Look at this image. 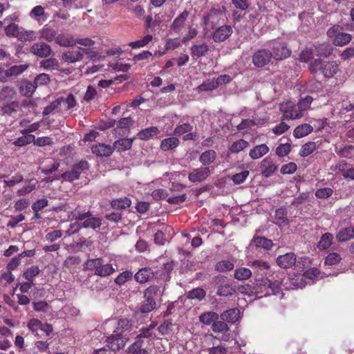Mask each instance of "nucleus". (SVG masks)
Listing matches in <instances>:
<instances>
[{
  "instance_id": "obj_20",
  "label": "nucleus",
  "mask_w": 354,
  "mask_h": 354,
  "mask_svg": "<svg viewBox=\"0 0 354 354\" xmlns=\"http://www.w3.org/2000/svg\"><path fill=\"white\" fill-rule=\"evenodd\" d=\"M240 310L238 308H232L224 311L221 315L222 320L230 324H234L238 321L239 318Z\"/></svg>"
},
{
  "instance_id": "obj_60",
  "label": "nucleus",
  "mask_w": 354,
  "mask_h": 354,
  "mask_svg": "<svg viewBox=\"0 0 354 354\" xmlns=\"http://www.w3.org/2000/svg\"><path fill=\"white\" fill-rule=\"evenodd\" d=\"M151 39L152 36L151 35H147L142 39L131 42L129 44V46H131L132 48H142L148 44L151 41Z\"/></svg>"
},
{
  "instance_id": "obj_6",
  "label": "nucleus",
  "mask_w": 354,
  "mask_h": 354,
  "mask_svg": "<svg viewBox=\"0 0 354 354\" xmlns=\"http://www.w3.org/2000/svg\"><path fill=\"white\" fill-rule=\"evenodd\" d=\"M88 169V164L86 161H80L73 167L70 171L63 173L60 178L64 180L73 181L79 178L82 172Z\"/></svg>"
},
{
  "instance_id": "obj_35",
  "label": "nucleus",
  "mask_w": 354,
  "mask_h": 354,
  "mask_svg": "<svg viewBox=\"0 0 354 354\" xmlns=\"http://www.w3.org/2000/svg\"><path fill=\"white\" fill-rule=\"evenodd\" d=\"M218 319V315L214 312H206L202 313L199 317L201 322L205 325H210L215 322Z\"/></svg>"
},
{
  "instance_id": "obj_52",
  "label": "nucleus",
  "mask_w": 354,
  "mask_h": 354,
  "mask_svg": "<svg viewBox=\"0 0 354 354\" xmlns=\"http://www.w3.org/2000/svg\"><path fill=\"white\" fill-rule=\"evenodd\" d=\"M144 304L141 306L142 313H149L152 311L156 306L155 299L153 297H145Z\"/></svg>"
},
{
  "instance_id": "obj_29",
  "label": "nucleus",
  "mask_w": 354,
  "mask_h": 354,
  "mask_svg": "<svg viewBox=\"0 0 354 354\" xmlns=\"http://www.w3.org/2000/svg\"><path fill=\"white\" fill-rule=\"evenodd\" d=\"M313 130V128L309 124H303L297 126L293 132L294 136L297 138H303L309 133H310Z\"/></svg>"
},
{
  "instance_id": "obj_7",
  "label": "nucleus",
  "mask_w": 354,
  "mask_h": 354,
  "mask_svg": "<svg viewBox=\"0 0 354 354\" xmlns=\"http://www.w3.org/2000/svg\"><path fill=\"white\" fill-rule=\"evenodd\" d=\"M281 110L283 111V119L295 120L304 116V113L301 109L297 108V104L292 102H288L286 105H281Z\"/></svg>"
},
{
  "instance_id": "obj_42",
  "label": "nucleus",
  "mask_w": 354,
  "mask_h": 354,
  "mask_svg": "<svg viewBox=\"0 0 354 354\" xmlns=\"http://www.w3.org/2000/svg\"><path fill=\"white\" fill-rule=\"evenodd\" d=\"M187 17L188 12H183L177 18L174 19L171 25V28L176 32H179L181 28L183 26Z\"/></svg>"
},
{
  "instance_id": "obj_21",
  "label": "nucleus",
  "mask_w": 354,
  "mask_h": 354,
  "mask_svg": "<svg viewBox=\"0 0 354 354\" xmlns=\"http://www.w3.org/2000/svg\"><path fill=\"white\" fill-rule=\"evenodd\" d=\"M209 49V46L205 43L192 45L190 48L192 57L196 59L202 57L207 53Z\"/></svg>"
},
{
  "instance_id": "obj_9",
  "label": "nucleus",
  "mask_w": 354,
  "mask_h": 354,
  "mask_svg": "<svg viewBox=\"0 0 354 354\" xmlns=\"http://www.w3.org/2000/svg\"><path fill=\"white\" fill-rule=\"evenodd\" d=\"M272 58V53L268 50L262 49L255 52L252 56V62L257 67H263L268 64Z\"/></svg>"
},
{
  "instance_id": "obj_40",
  "label": "nucleus",
  "mask_w": 354,
  "mask_h": 354,
  "mask_svg": "<svg viewBox=\"0 0 354 354\" xmlns=\"http://www.w3.org/2000/svg\"><path fill=\"white\" fill-rule=\"evenodd\" d=\"M29 67V64H23L20 65H15L8 68L10 79H12L18 75L22 74Z\"/></svg>"
},
{
  "instance_id": "obj_47",
  "label": "nucleus",
  "mask_w": 354,
  "mask_h": 354,
  "mask_svg": "<svg viewBox=\"0 0 354 354\" xmlns=\"http://www.w3.org/2000/svg\"><path fill=\"white\" fill-rule=\"evenodd\" d=\"M316 149V143L314 142H308L302 145L299 155L302 157H306L313 153Z\"/></svg>"
},
{
  "instance_id": "obj_12",
  "label": "nucleus",
  "mask_w": 354,
  "mask_h": 354,
  "mask_svg": "<svg viewBox=\"0 0 354 354\" xmlns=\"http://www.w3.org/2000/svg\"><path fill=\"white\" fill-rule=\"evenodd\" d=\"M212 330L218 335L223 341H228L230 338V328L225 321H216L212 324Z\"/></svg>"
},
{
  "instance_id": "obj_51",
  "label": "nucleus",
  "mask_w": 354,
  "mask_h": 354,
  "mask_svg": "<svg viewBox=\"0 0 354 354\" xmlns=\"http://www.w3.org/2000/svg\"><path fill=\"white\" fill-rule=\"evenodd\" d=\"M35 141V136L32 134L24 135L15 141L13 142V145L17 147L26 146Z\"/></svg>"
},
{
  "instance_id": "obj_16",
  "label": "nucleus",
  "mask_w": 354,
  "mask_h": 354,
  "mask_svg": "<svg viewBox=\"0 0 354 354\" xmlns=\"http://www.w3.org/2000/svg\"><path fill=\"white\" fill-rule=\"evenodd\" d=\"M113 150L114 147L113 146L103 143H98L91 147L92 153L100 157L110 156L113 153Z\"/></svg>"
},
{
  "instance_id": "obj_10",
  "label": "nucleus",
  "mask_w": 354,
  "mask_h": 354,
  "mask_svg": "<svg viewBox=\"0 0 354 354\" xmlns=\"http://www.w3.org/2000/svg\"><path fill=\"white\" fill-rule=\"evenodd\" d=\"M84 53H87V50L81 47H78L75 50H67L62 54V59L67 63H75L83 59Z\"/></svg>"
},
{
  "instance_id": "obj_8",
  "label": "nucleus",
  "mask_w": 354,
  "mask_h": 354,
  "mask_svg": "<svg viewBox=\"0 0 354 354\" xmlns=\"http://www.w3.org/2000/svg\"><path fill=\"white\" fill-rule=\"evenodd\" d=\"M278 165L275 163L274 160L268 156L265 158L260 164V170L261 175L265 178H269L272 176L277 170Z\"/></svg>"
},
{
  "instance_id": "obj_4",
  "label": "nucleus",
  "mask_w": 354,
  "mask_h": 354,
  "mask_svg": "<svg viewBox=\"0 0 354 354\" xmlns=\"http://www.w3.org/2000/svg\"><path fill=\"white\" fill-rule=\"evenodd\" d=\"M327 35L333 39L335 45L342 46L350 42L352 37L350 34L343 32V28L339 25H335L329 28Z\"/></svg>"
},
{
  "instance_id": "obj_18",
  "label": "nucleus",
  "mask_w": 354,
  "mask_h": 354,
  "mask_svg": "<svg viewBox=\"0 0 354 354\" xmlns=\"http://www.w3.org/2000/svg\"><path fill=\"white\" fill-rule=\"evenodd\" d=\"M335 238L338 242H347L354 239V227L349 226L341 228L337 233Z\"/></svg>"
},
{
  "instance_id": "obj_55",
  "label": "nucleus",
  "mask_w": 354,
  "mask_h": 354,
  "mask_svg": "<svg viewBox=\"0 0 354 354\" xmlns=\"http://www.w3.org/2000/svg\"><path fill=\"white\" fill-rule=\"evenodd\" d=\"M248 145H249L248 142H247L243 139H240V140L234 142L232 145L230 150L232 153H237L240 152L241 151L243 150L244 149H245L248 146Z\"/></svg>"
},
{
  "instance_id": "obj_28",
  "label": "nucleus",
  "mask_w": 354,
  "mask_h": 354,
  "mask_svg": "<svg viewBox=\"0 0 354 354\" xmlns=\"http://www.w3.org/2000/svg\"><path fill=\"white\" fill-rule=\"evenodd\" d=\"M133 138H122L114 142L113 147L118 151H124L129 149L132 146Z\"/></svg>"
},
{
  "instance_id": "obj_26",
  "label": "nucleus",
  "mask_w": 354,
  "mask_h": 354,
  "mask_svg": "<svg viewBox=\"0 0 354 354\" xmlns=\"http://www.w3.org/2000/svg\"><path fill=\"white\" fill-rule=\"evenodd\" d=\"M17 95L15 89L9 86H3L0 90L1 101H11Z\"/></svg>"
},
{
  "instance_id": "obj_2",
  "label": "nucleus",
  "mask_w": 354,
  "mask_h": 354,
  "mask_svg": "<svg viewBox=\"0 0 354 354\" xmlns=\"http://www.w3.org/2000/svg\"><path fill=\"white\" fill-rule=\"evenodd\" d=\"M85 270H95V274L101 277H106L112 274L115 269L111 263H104L102 258L91 259L84 263Z\"/></svg>"
},
{
  "instance_id": "obj_1",
  "label": "nucleus",
  "mask_w": 354,
  "mask_h": 354,
  "mask_svg": "<svg viewBox=\"0 0 354 354\" xmlns=\"http://www.w3.org/2000/svg\"><path fill=\"white\" fill-rule=\"evenodd\" d=\"M132 328V322L126 318L106 320L103 324V330L106 333L113 330L112 334L106 337V346H109L113 351L123 348L128 340L124 333L131 331Z\"/></svg>"
},
{
  "instance_id": "obj_19",
  "label": "nucleus",
  "mask_w": 354,
  "mask_h": 354,
  "mask_svg": "<svg viewBox=\"0 0 354 354\" xmlns=\"http://www.w3.org/2000/svg\"><path fill=\"white\" fill-rule=\"evenodd\" d=\"M153 272L149 268H142L140 269L134 275L136 281L140 283H146L153 278Z\"/></svg>"
},
{
  "instance_id": "obj_13",
  "label": "nucleus",
  "mask_w": 354,
  "mask_h": 354,
  "mask_svg": "<svg viewBox=\"0 0 354 354\" xmlns=\"http://www.w3.org/2000/svg\"><path fill=\"white\" fill-rule=\"evenodd\" d=\"M30 52L39 57H47L52 53V49L44 42H37L30 48Z\"/></svg>"
},
{
  "instance_id": "obj_63",
  "label": "nucleus",
  "mask_w": 354,
  "mask_h": 354,
  "mask_svg": "<svg viewBox=\"0 0 354 354\" xmlns=\"http://www.w3.org/2000/svg\"><path fill=\"white\" fill-rule=\"evenodd\" d=\"M59 99L61 100V104L63 103L67 109H73L76 106L77 102L75 96L71 93L65 99L63 97Z\"/></svg>"
},
{
  "instance_id": "obj_22",
  "label": "nucleus",
  "mask_w": 354,
  "mask_h": 354,
  "mask_svg": "<svg viewBox=\"0 0 354 354\" xmlns=\"http://www.w3.org/2000/svg\"><path fill=\"white\" fill-rule=\"evenodd\" d=\"M338 71L339 66L335 62H325L322 73L325 77L330 78Z\"/></svg>"
},
{
  "instance_id": "obj_23",
  "label": "nucleus",
  "mask_w": 354,
  "mask_h": 354,
  "mask_svg": "<svg viewBox=\"0 0 354 354\" xmlns=\"http://www.w3.org/2000/svg\"><path fill=\"white\" fill-rule=\"evenodd\" d=\"M319 271L318 270V269L315 268H313L306 270L302 276H299L297 278V281H300L299 283H297V288L303 287L304 286L302 283L304 281H306V279L312 280L314 278L317 277L319 275Z\"/></svg>"
},
{
  "instance_id": "obj_59",
  "label": "nucleus",
  "mask_w": 354,
  "mask_h": 354,
  "mask_svg": "<svg viewBox=\"0 0 354 354\" xmlns=\"http://www.w3.org/2000/svg\"><path fill=\"white\" fill-rule=\"evenodd\" d=\"M19 107V103L18 102L12 101L2 106V111L4 114L11 115L12 113L16 112Z\"/></svg>"
},
{
  "instance_id": "obj_34",
  "label": "nucleus",
  "mask_w": 354,
  "mask_h": 354,
  "mask_svg": "<svg viewBox=\"0 0 354 354\" xmlns=\"http://www.w3.org/2000/svg\"><path fill=\"white\" fill-rule=\"evenodd\" d=\"M252 243L257 248H261L265 250H270L273 245L270 239L262 236H254Z\"/></svg>"
},
{
  "instance_id": "obj_64",
  "label": "nucleus",
  "mask_w": 354,
  "mask_h": 354,
  "mask_svg": "<svg viewBox=\"0 0 354 354\" xmlns=\"http://www.w3.org/2000/svg\"><path fill=\"white\" fill-rule=\"evenodd\" d=\"M342 260L339 254L337 252L330 253L325 259V263L329 266L337 264Z\"/></svg>"
},
{
  "instance_id": "obj_57",
  "label": "nucleus",
  "mask_w": 354,
  "mask_h": 354,
  "mask_svg": "<svg viewBox=\"0 0 354 354\" xmlns=\"http://www.w3.org/2000/svg\"><path fill=\"white\" fill-rule=\"evenodd\" d=\"M41 37L48 41L55 39L56 32L49 28L44 27L40 30Z\"/></svg>"
},
{
  "instance_id": "obj_45",
  "label": "nucleus",
  "mask_w": 354,
  "mask_h": 354,
  "mask_svg": "<svg viewBox=\"0 0 354 354\" xmlns=\"http://www.w3.org/2000/svg\"><path fill=\"white\" fill-rule=\"evenodd\" d=\"M275 216L277 219V224L287 225L289 224L287 218V210L286 207H281L275 211Z\"/></svg>"
},
{
  "instance_id": "obj_36",
  "label": "nucleus",
  "mask_w": 354,
  "mask_h": 354,
  "mask_svg": "<svg viewBox=\"0 0 354 354\" xmlns=\"http://www.w3.org/2000/svg\"><path fill=\"white\" fill-rule=\"evenodd\" d=\"M44 323H42L39 319L32 318L30 319L27 323V327L31 331V333L35 336L39 337V330H41L43 327Z\"/></svg>"
},
{
  "instance_id": "obj_24",
  "label": "nucleus",
  "mask_w": 354,
  "mask_h": 354,
  "mask_svg": "<svg viewBox=\"0 0 354 354\" xmlns=\"http://www.w3.org/2000/svg\"><path fill=\"white\" fill-rule=\"evenodd\" d=\"M333 46L328 43H323L315 46L314 53L316 55L319 57H328L333 52Z\"/></svg>"
},
{
  "instance_id": "obj_54",
  "label": "nucleus",
  "mask_w": 354,
  "mask_h": 354,
  "mask_svg": "<svg viewBox=\"0 0 354 354\" xmlns=\"http://www.w3.org/2000/svg\"><path fill=\"white\" fill-rule=\"evenodd\" d=\"M37 85L35 82H26L24 85L21 86V91L23 93L24 95L29 97L31 96L32 94L35 92L37 88Z\"/></svg>"
},
{
  "instance_id": "obj_46",
  "label": "nucleus",
  "mask_w": 354,
  "mask_h": 354,
  "mask_svg": "<svg viewBox=\"0 0 354 354\" xmlns=\"http://www.w3.org/2000/svg\"><path fill=\"white\" fill-rule=\"evenodd\" d=\"M26 185L17 192V194L19 196L26 195L35 189L37 180L35 179H30L27 180Z\"/></svg>"
},
{
  "instance_id": "obj_5",
  "label": "nucleus",
  "mask_w": 354,
  "mask_h": 354,
  "mask_svg": "<svg viewBox=\"0 0 354 354\" xmlns=\"http://www.w3.org/2000/svg\"><path fill=\"white\" fill-rule=\"evenodd\" d=\"M282 283V279L278 277L274 281H272L268 278L255 279V284L257 286L263 288L265 290L269 288L271 290L272 294L278 295L281 292V287Z\"/></svg>"
},
{
  "instance_id": "obj_17",
  "label": "nucleus",
  "mask_w": 354,
  "mask_h": 354,
  "mask_svg": "<svg viewBox=\"0 0 354 354\" xmlns=\"http://www.w3.org/2000/svg\"><path fill=\"white\" fill-rule=\"evenodd\" d=\"M277 263L282 268H288L293 266L296 263V256L292 252L280 255L277 259Z\"/></svg>"
},
{
  "instance_id": "obj_39",
  "label": "nucleus",
  "mask_w": 354,
  "mask_h": 354,
  "mask_svg": "<svg viewBox=\"0 0 354 354\" xmlns=\"http://www.w3.org/2000/svg\"><path fill=\"white\" fill-rule=\"evenodd\" d=\"M252 271L247 268H239L234 270V277L239 281L247 280L251 277Z\"/></svg>"
},
{
  "instance_id": "obj_61",
  "label": "nucleus",
  "mask_w": 354,
  "mask_h": 354,
  "mask_svg": "<svg viewBox=\"0 0 354 354\" xmlns=\"http://www.w3.org/2000/svg\"><path fill=\"white\" fill-rule=\"evenodd\" d=\"M216 270L219 272H226L234 268V264L227 260L219 261L216 263Z\"/></svg>"
},
{
  "instance_id": "obj_48",
  "label": "nucleus",
  "mask_w": 354,
  "mask_h": 354,
  "mask_svg": "<svg viewBox=\"0 0 354 354\" xmlns=\"http://www.w3.org/2000/svg\"><path fill=\"white\" fill-rule=\"evenodd\" d=\"M325 62L318 58L310 61L308 64V68L311 73H322Z\"/></svg>"
},
{
  "instance_id": "obj_33",
  "label": "nucleus",
  "mask_w": 354,
  "mask_h": 354,
  "mask_svg": "<svg viewBox=\"0 0 354 354\" xmlns=\"http://www.w3.org/2000/svg\"><path fill=\"white\" fill-rule=\"evenodd\" d=\"M131 204V200L127 197L114 199L111 202V207L115 209H125L129 207Z\"/></svg>"
},
{
  "instance_id": "obj_31",
  "label": "nucleus",
  "mask_w": 354,
  "mask_h": 354,
  "mask_svg": "<svg viewBox=\"0 0 354 354\" xmlns=\"http://www.w3.org/2000/svg\"><path fill=\"white\" fill-rule=\"evenodd\" d=\"M333 239V234L329 232L324 234L317 243V248L320 250L328 249L332 245Z\"/></svg>"
},
{
  "instance_id": "obj_53",
  "label": "nucleus",
  "mask_w": 354,
  "mask_h": 354,
  "mask_svg": "<svg viewBox=\"0 0 354 354\" xmlns=\"http://www.w3.org/2000/svg\"><path fill=\"white\" fill-rule=\"evenodd\" d=\"M217 88L216 82L213 80H206L197 88L198 91H212Z\"/></svg>"
},
{
  "instance_id": "obj_56",
  "label": "nucleus",
  "mask_w": 354,
  "mask_h": 354,
  "mask_svg": "<svg viewBox=\"0 0 354 354\" xmlns=\"http://www.w3.org/2000/svg\"><path fill=\"white\" fill-rule=\"evenodd\" d=\"M133 277V272L126 270L120 273L115 279V283L119 286L124 284L127 281L131 279Z\"/></svg>"
},
{
  "instance_id": "obj_49",
  "label": "nucleus",
  "mask_w": 354,
  "mask_h": 354,
  "mask_svg": "<svg viewBox=\"0 0 354 354\" xmlns=\"http://www.w3.org/2000/svg\"><path fill=\"white\" fill-rule=\"evenodd\" d=\"M59 66L58 61L55 58H50L42 60L40 62V67L44 70L52 71L57 68Z\"/></svg>"
},
{
  "instance_id": "obj_11",
  "label": "nucleus",
  "mask_w": 354,
  "mask_h": 354,
  "mask_svg": "<svg viewBox=\"0 0 354 354\" xmlns=\"http://www.w3.org/2000/svg\"><path fill=\"white\" fill-rule=\"evenodd\" d=\"M211 174L207 167H201L193 169L189 174L188 179L192 183H198L205 180Z\"/></svg>"
},
{
  "instance_id": "obj_37",
  "label": "nucleus",
  "mask_w": 354,
  "mask_h": 354,
  "mask_svg": "<svg viewBox=\"0 0 354 354\" xmlns=\"http://www.w3.org/2000/svg\"><path fill=\"white\" fill-rule=\"evenodd\" d=\"M160 131L156 127H151L140 131L138 136L141 140H148L150 138L158 135Z\"/></svg>"
},
{
  "instance_id": "obj_14",
  "label": "nucleus",
  "mask_w": 354,
  "mask_h": 354,
  "mask_svg": "<svg viewBox=\"0 0 354 354\" xmlns=\"http://www.w3.org/2000/svg\"><path fill=\"white\" fill-rule=\"evenodd\" d=\"M272 57L277 60H281L288 57L291 53L286 45L283 43L275 42L272 46Z\"/></svg>"
},
{
  "instance_id": "obj_58",
  "label": "nucleus",
  "mask_w": 354,
  "mask_h": 354,
  "mask_svg": "<svg viewBox=\"0 0 354 354\" xmlns=\"http://www.w3.org/2000/svg\"><path fill=\"white\" fill-rule=\"evenodd\" d=\"M313 99L311 96L306 95L305 97L301 98L297 104V108L301 109L302 112L307 111L310 109V104Z\"/></svg>"
},
{
  "instance_id": "obj_15",
  "label": "nucleus",
  "mask_w": 354,
  "mask_h": 354,
  "mask_svg": "<svg viewBox=\"0 0 354 354\" xmlns=\"http://www.w3.org/2000/svg\"><path fill=\"white\" fill-rule=\"evenodd\" d=\"M233 32L232 26L225 25L218 28L213 33L212 38L215 42L225 41Z\"/></svg>"
},
{
  "instance_id": "obj_27",
  "label": "nucleus",
  "mask_w": 354,
  "mask_h": 354,
  "mask_svg": "<svg viewBox=\"0 0 354 354\" xmlns=\"http://www.w3.org/2000/svg\"><path fill=\"white\" fill-rule=\"evenodd\" d=\"M336 169L340 171L345 178L354 180V167H348L346 161H342L337 164Z\"/></svg>"
},
{
  "instance_id": "obj_32",
  "label": "nucleus",
  "mask_w": 354,
  "mask_h": 354,
  "mask_svg": "<svg viewBox=\"0 0 354 354\" xmlns=\"http://www.w3.org/2000/svg\"><path fill=\"white\" fill-rule=\"evenodd\" d=\"M179 145V140L176 137H170L162 140L160 149L167 151L176 148Z\"/></svg>"
},
{
  "instance_id": "obj_50",
  "label": "nucleus",
  "mask_w": 354,
  "mask_h": 354,
  "mask_svg": "<svg viewBox=\"0 0 354 354\" xmlns=\"http://www.w3.org/2000/svg\"><path fill=\"white\" fill-rule=\"evenodd\" d=\"M236 292L235 288L230 284H223L218 287L217 294L220 296H231Z\"/></svg>"
},
{
  "instance_id": "obj_38",
  "label": "nucleus",
  "mask_w": 354,
  "mask_h": 354,
  "mask_svg": "<svg viewBox=\"0 0 354 354\" xmlns=\"http://www.w3.org/2000/svg\"><path fill=\"white\" fill-rule=\"evenodd\" d=\"M55 42L61 46L68 47L75 45V39L64 34L56 35Z\"/></svg>"
},
{
  "instance_id": "obj_41",
  "label": "nucleus",
  "mask_w": 354,
  "mask_h": 354,
  "mask_svg": "<svg viewBox=\"0 0 354 354\" xmlns=\"http://www.w3.org/2000/svg\"><path fill=\"white\" fill-rule=\"evenodd\" d=\"M17 38L23 41H33L36 39V32L32 30H26L23 28H20Z\"/></svg>"
},
{
  "instance_id": "obj_62",
  "label": "nucleus",
  "mask_w": 354,
  "mask_h": 354,
  "mask_svg": "<svg viewBox=\"0 0 354 354\" xmlns=\"http://www.w3.org/2000/svg\"><path fill=\"white\" fill-rule=\"evenodd\" d=\"M205 296V291L203 288H197L188 292L187 297L191 299L201 300Z\"/></svg>"
},
{
  "instance_id": "obj_30",
  "label": "nucleus",
  "mask_w": 354,
  "mask_h": 354,
  "mask_svg": "<svg viewBox=\"0 0 354 354\" xmlns=\"http://www.w3.org/2000/svg\"><path fill=\"white\" fill-rule=\"evenodd\" d=\"M216 158L215 151L209 149L203 152L199 158V161L203 165H208L214 162Z\"/></svg>"
},
{
  "instance_id": "obj_43",
  "label": "nucleus",
  "mask_w": 354,
  "mask_h": 354,
  "mask_svg": "<svg viewBox=\"0 0 354 354\" xmlns=\"http://www.w3.org/2000/svg\"><path fill=\"white\" fill-rule=\"evenodd\" d=\"M101 225L102 221L100 218L90 216L82 223V226L84 228H91L94 230L100 227Z\"/></svg>"
},
{
  "instance_id": "obj_44",
  "label": "nucleus",
  "mask_w": 354,
  "mask_h": 354,
  "mask_svg": "<svg viewBox=\"0 0 354 354\" xmlns=\"http://www.w3.org/2000/svg\"><path fill=\"white\" fill-rule=\"evenodd\" d=\"M30 17L37 21H45L47 17L45 16L44 9L41 6L34 7L30 12Z\"/></svg>"
},
{
  "instance_id": "obj_3",
  "label": "nucleus",
  "mask_w": 354,
  "mask_h": 354,
  "mask_svg": "<svg viewBox=\"0 0 354 354\" xmlns=\"http://www.w3.org/2000/svg\"><path fill=\"white\" fill-rule=\"evenodd\" d=\"M155 335L150 331V328H142L140 333L137 335L136 341L128 348L129 354H148L144 348V339H151Z\"/></svg>"
},
{
  "instance_id": "obj_25",
  "label": "nucleus",
  "mask_w": 354,
  "mask_h": 354,
  "mask_svg": "<svg viewBox=\"0 0 354 354\" xmlns=\"http://www.w3.org/2000/svg\"><path fill=\"white\" fill-rule=\"evenodd\" d=\"M268 152L269 147L265 144H261L257 145L253 149H252L249 153V156L252 159L256 160L261 158Z\"/></svg>"
}]
</instances>
